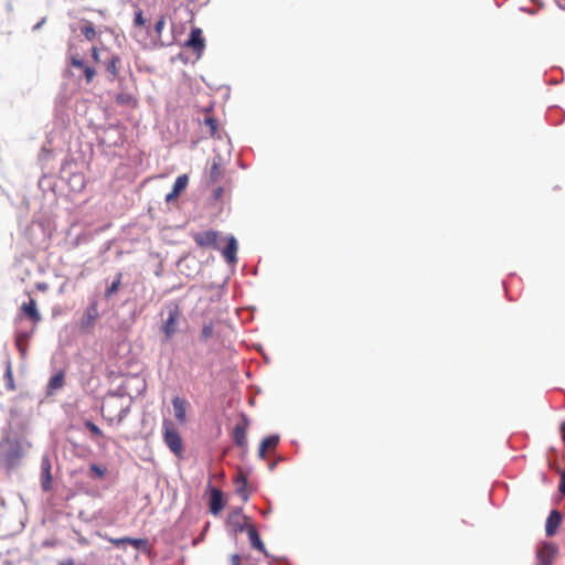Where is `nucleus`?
Returning <instances> with one entry per match:
<instances>
[{"mask_svg": "<svg viewBox=\"0 0 565 565\" xmlns=\"http://www.w3.org/2000/svg\"><path fill=\"white\" fill-rule=\"evenodd\" d=\"M127 414L128 407L124 406L122 399L116 396L107 399L102 406V415L110 425L115 422L120 424Z\"/></svg>", "mask_w": 565, "mask_h": 565, "instance_id": "f257e3e1", "label": "nucleus"}, {"mask_svg": "<svg viewBox=\"0 0 565 565\" xmlns=\"http://www.w3.org/2000/svg\"><path fill=\"white\" fill-rule=\"evenodd\" d=\"M163 426V440L168 448L177 456H180L183 451V443L174 424L164 419L162 423Z\"/></svg>", "mask_w": 565, "mask_h": 565, "instance_id": "f03ea898", "label": "nucleus"}, {"mask_svg": "<svg viewBox=\"0 0 565 565\" xmlns=\"http://www.w3.org/2000/svg\"><path fill=\"white\" fill-rule=\"evenodd\" d=\"M249 427H250L249 418L247 417V415L245 413H241L238 420L235 423V425L231 431V437L233 439V443L244 451L247 450V446H248L247 431H248Z\"/></svg>", "mask_w": 565, "mask_h": 565, "instance_id": "7ed1b4c3", "label": "nucleus"}, {"mask_svg": "<svg viewBox=\"0 0 565 565\" xmlns=\"http://www.w3.org/2000/svg\"><path fill=\"white\" fill-rule=\"evenodd\" d=\"M167 319L163 321L161 330L164 334L166 341H169L178 332L179 320L181 311L178 305L170 303L167 306Z\"/></svg>", "mask_w": 565, "mask_h": 565, "instance_id": "20e7f679", "label": "nucleus"}, {"mask_svg": "<svg viewBox=\"0 0 565 565\" xmlns=\"http://www.w3.org/2000/svg\"><path fill=\"white\" fill-rule=\"evenodd\" d=\"M105 52L106 56L103 61V65L108 74V79L114 82L119 77L122 61L119 54L113 53L108 49H105Z\"/></svg>", "mask_w": 565, "mask_h": 565, "instance_id": "39448f33", "label": "nucleus"}, {"mask_svg": "<svg viewBox=\"0 0 565 565\" xmlns=\"http://www.w3.org/2000/svg\"><path fill=\"white\" fill-rule=\"evenodd\" d=\"M225 164L223 158L221 156H215L210 164V168L206 172L207 183L210 185L217 184L225 178Z\"/></svg>", "mask_w": 565, "mask_h": 565, "instance_id": "423d86ee", "label": "nucleus"}, {"mask_svg": "<svg viewBox=\"0 0 565 565\" xmlns=\"http://www.w3.org/2000/svg\"><path fill=\"white\" fill-rule=\"evenodd\" d=\"M0 457L3 466L7 469H12L19 465L22 454L18 446L10 444L6 447H0Z\"/></svg>", "mask_w": 565, "mask_h": 565, "instance_id": "0eeeda50", "label": "nucleus"}, {"mask_svg": "<svg viewBox=\"0 0 565 565\" xmlns=\"http://www.w3.org/2000/svg\"><path fill=\"white\" fill-rule=\"evenodd\" d=\"M558 547L553 542L543 543L536 551L537 565H553Z\"/></svg>", "mask_w": 565, "mask_h": 565, "instance_id": "6e6552de", "label": "nucleus"}, {"mask_svg": "<svg viewBox=\"0 0 565 565\" xmlns=\"http://www.w3.org/2000/svg\"><path fill=\"white\" fill-rule=\"evenodd\" d=\"M70 65L83 71L85 82L90 84L96 76V70L93 66L86 65L78 54H71L68 57Z\"/></svg>", "mask_w": 565, "mask_h": 565, "instance_id": "1a4fd4ad", "label": "nucleus"}, {"mask_svg": "<svg viewBox=\"0 0 565 565\" xmlns=\"http://www.w3.org/2000/svg\"><path fill=\"white\" fill-rule=\"evenodd\" d=\"M186 47L193 50L198 56H201L202 52L205 49V41L202 34V30L199 28H193L190 32V36L185 43Z\"/></svg>", "mask_w": 565, "mask_h": 565, "instance_id": "9d476101", "label": "nucleus"}, {"mask_svg": "<svg viewBox=\"0 0 565 565\" xmlns=\"http://www.w3.org/2000/svg\"><path fill=\"white\" fill-rule=\"evenodd\" d=\"M192 238L195 242V244L200 247L217 248L216 242L218 238V233L216 231H205V232L194 233L192 235Z\"/></svg>", "mask_w": 565, "mask_h": 565, "instance_id": "9b49d317", "label": "nucleus"}, {"mask_svg": "<svg viewBox=\"0 0 565 565\" xmlns=\"http://www.w3.org/2000/svg\"><path fill=\"white\" fill-rule=\"evenodd\" d=\"M98 316H99L98 306H97V302L94 301L87 307L84 316L81 319V322H79L81 329L84 331L89 330L94 326Z\"/></svg>", "mask_w": 565, "mask_h": 565, "instance_id": "f8f14e48", "label": "nucleus"}, {"mask_svg": "<svg viewBox=\"0 0 565 565\" xmlns=\"http://www.w3.org/2000/svg\"><path fill=\"white\" fill-rule=\"evenodd\" d=\"M246 521L247 518L242 513V510L236 509L228 515L227 524L236 532H247L248 525L246 524Z\"/></svg>", "mask_w": 565, "mask_h": 565, "instance_id": "ddd939ff", "label": "nucleus"}, {"mask_svg": "<svg viewBox=\"0 0 565 565\" xmlns=\"http://www.w3.org/2000/svg\"><path fill=\"white\" fill-rule=\"evenodd\" d=\"M562 520L563 516L559 511H551L545 523V532L548 537H552L556 534L558 527L562 524Z\"/></svg>", "mask_w": 565, "mask_h": 565, "instance_id": "4468645a", "label": "nucleus"}, {"mask_svg": "<svg viewBox=\"0 0 565 565\" xmlns=\"http://www.w3.org/2000/svg\"><path fill=\"white\" fill-rule=\"evenodd\" d=\"M21 311L32 321L34 327L41 321V315L36 308V301L33 298H30L28 302L22 303Z\"/></svg>", "mask_w": 565, "mask_h": 565, "instance_id": "2eb2a0df", "label": "nucleus"}, {"mask_svg": "<svg viewBox=\"0 0 565 565\" xmlns=\"http://www.w3.org/2000/svg\"><path fill=\"white\" fill-rule=\"evenodd\" d=\"M224 508L223 492L213 488L210 495V512L217 515Z\"/></svg>", "mask_w": 565, "mask_h": 565, "instance_id": "dca6fc26", "label": "nucleus"}, {"mask_svg": "<svg viewBox=\"0 0 565 565\" xmlns=\"http://www.w3.org/2000/svg\"><path fill=\"white\" fill-rule=\"evenodd\" d=\"M172 406H173L175 419L180 424H185V422H186V406H188L186 401H184L183 398H181L179 396H175L172 399Z\"/></svg>", "mask_w": 565, "mask_h": 565, "instance_id": "f3484780", "label": "nucleus"}, {"mask_svg": "<svg viewBox=\"0 0 565 565\" xmlns=\"http://www.w3.org/2000/svg\"><path fill=\"white\" fill-rule=\"evenodd\" d=\"M65 384V373L64 371H58L54 374L46 386V394L53 395L57 390H61Z\"/></svg>", "mask_w": 565, "mask_h": 565, "instance_id": "a211bd4d", "label": "nucleus"}, {"mask_svg": "<svg viewBox=\"0 0 565 565\" xmlns=\"http://www.w3.org/2000/svg\"><path fill=\"white\" fill-rule=\"evenodd\" d=\"M247 534H248V537H249L250 545L255 550H257V551L264 553L266 556H268L266 547H265L264 543L262 542L260 536H259L257 530L253 525H248Z\"/></svg>", "mask_w": 565, "mask_h": 565, "instance_id": "6ab92c4d", "label": "nucleus"}, {"mask_svg": "<svg viewBox=\"0 0 565 565\" xmlns=\"http://www.w3.org/2000/svg\"><path fill=\"white\" fill-rule=\"evenodd\" d=\"M237 242L234 236L227 239L226 247L222 250V254L227 263L233 264L236 262Z\"/></svg>", "mask_w": 565, "mask_h": 565, "instance_id": "aec40b11", "label": "nucleus"}, {"mask_svg": "<svg viewBox=\"0 0 565 565\" xmlns=\"http://www.w3.org/2000/svg\"><path fill=\"white\" fill-rule=\"evenodd\" d=\"M216 321L210 320L203 324L202 331L200 333V340L202 342H207L210 339L216 335Z\"/></svg>", "mask_w": 565, "mask_h": 565, "instance_id": "412c9836", "label": "nucleus"}, {"mask_svg": "<svg viewBox=\"0 0 565 565\" xmlns=\"http://www.w3.org/2000/svg\"><path fill=\"white\" fill-rule=\"evenodd\" d=\"M235 484H236V492L241 495L243 501L246 502L248 500L247 479H246V477L239 475L235 479Z\"/></svg>", "mask_w": 565, "mask_h": 565, "instance_id": "4be33fe9", "label": "nucleus"}, {"mask_svg": "<svg viewBox=\"0 0 565 565\" xmlns=\"http://www.w3.org/2000/svg\"><path fill=\"white\" fill-rule=\"evenodd\" d=\"M116 103L119 105L136 107L137 99L131 94L120 93L116 96Z\"/></svg>", "mask_w": 565, "mask_h": 565, "instance_id": "5701e85b", "label": "nucleus"}, {"mask_svg": "<svg viewBox=\"0 0 565 565\" xmlns=\"http://www.w3.org/2000/svg\"><path fill=\"white\" fill-rule=\"evenodd\" d=\"M28 340H29V334H26V333H19L15 337V345H17L19 352L21 353V355L26 354Z\"/></svg>", "mask_w": 565, "mask_h": 565, "instance_id": "b1692460", "label": "nucleus"}, {"mask_svg": "<svg viewBox=\"0 0 565 565\" xmlns=\"http://www.w3.org/2000/svg\"><path fill=\"white\" fill-rule=\"evenodd\" d=\"M189 183V178L186 174L179 175L174 181L172 190L178 192L179 194L185 190Z\"/></svg>", "mask_w": 565, "mask_h": 565, "instance_id": "393cba45", "label": "nucleus"}, {"mask_svg": "<svg viewBox=\"0 0 565 565\" xmlns=\"http://www.w3.org/2000/svg\"><path fill=\"white\" fill-rule=\"evenodd\" d=\"M82 34L89 41L94 40L96 36V30L92 22L87 21L81 29Z\"/></svg>", "mask_w": 565, "mask_h": 565, "instance_id": "a878e982", "label": "nucleus"}, {"mask_svg": "<svg viewBox=\"0 0 565 565\" xmlns=\"http://www.w3.org/2000/svg\"><path fill=\"white\" fill-rule=\"evenodd\" d=\"M106 475V468L104 467H100L96 463H92L89 466V477L94 478V479H103Z\"/></svg>", "mask_w": 565, "mask_h": 565, "instance_id": "bb28decb", "label": "nucleus"}, {"mask_svg": "<svg viewBox=\"0 0 565 565\" xmlns=\"http://www.w3.org/2000/svg\"><path fill=\"white\" fill-rule=\"evenodd\" d=\"M121 273H118L117 274V277L116 279L111 282V285L106 289L105 291V296L107 298H109L110 296H113L115 292L118 291L119 287H120V284H121Z\"/></svg>", "mask_w": 565, "mask_h": 565, "instance_id": "cd10ccee", "label": "nucleus"}, {"mask_svg": "<svg viewBox=\"0 0 565 565\" xmlns=\"http://www.w3.org/2000/svg\"><path fill=\"white\" fill-rule=\"evenodd\" d=\"M204 125L209 128V134L211 137H214L217 134L218 124L215 118L206 116L204 119Z\"/></svg>", "mask_w": 565, "mask_h": 565, "instance_id": "c85d7f7f", "label": "nucleus"}, {"mask_svg": "<svg viewBox=\"0 0 565 565\" xmlns=\"http://www.w3.org/2000/svg\"><path fill=\"white\" fill-rule=\"evenodd\" d=\"M278 443H279V437L276 435H271V436H267L266 438H264L262 440L260 445L268 450V449H275L277 447Z\"/></svg>", "mask_w": 565, "mask_h": 565, "instance_id": "c756f323", "label": "nucleus"}, {"mask_svg": "<svg viewBox=\"0 0 565 565\" xmlns=\"http://www.w3.org/2000/svg\"><path fill=\"white\" fill-rule=\"evenodd\" d=\"M4 377H6V381H7L8 390L9 391H14L15 390V385H14L13 372H12V367H11V363L10 362L7 363V369H6Z\"/></svg>", "mask_w": 565, "mask_h": 565, "instance_id": "7c9ffc66", "label": "nucleus"}, {"mask_svg": "<svg viewBox=\"0 0 565 565\" xmlns=\"http://www.w3.org/2000/svg\"><path fill=\"white\" fill-rule=\"evenodd\" d=\"M84 426L90 431V434L96 437V438H102L104 437V433L102 431V429H99V427L97 425H95L93 422L90 420H85L84 422Z\"/></svg>", "mask_w": 565, "mask_h": 565, "instance_id": "2f4dec72", "label": "nucleus"}, {"mask_svg": "<svg viewBox=\"0 0 565 565\" xmlns=\"http://www.w3.org/2000/svg\"><path fill=\"white\" fill-rule=\"evenodd\" d=\"M129 544L134 546L136 550L146 551L148 548L149 542L147 539H134L129 541Z\"/></svg>", "mask_w": 565, "mask_h": 565, "instance_id": "473e14b6", "label": "nucleus"}, {"mask_svg": "<svg viewBox=\"0 0 565 565\" xmlns=\"http://www.w3.org/2000/svg\"><path fill=\"white\" fill-rule=\"evenodd\" d=\"M92 58L97 64H103L104 58H102L103 54H106L105 49L100 50L97 46H93L92 50Z\"/></svg>", "mask_w": 565, "mask_h": 565, "instance_id": "72a5a7b5", "label": "nucleus"}, {"mask_svg": "<svg viewBox=\"0 0 565 565\" xmlns=\"http://www.w3.org/2000/svg\"><path fill=\"white\" fill-rule=\"evenodd\" d=\"M105 540L114 544L115 546H122L125 544H129V541H131V537L125 536L119 539L103 536Z\"/></svg>", "mask_w": 565, "mask_h": 565, "instance_id": "f704fd0d", "label": "nucleus"}, {"mask_svg": "<svg viewBox=\"0 0 565 565\" xmlns=\"http://www.w3.org/2000/svg\"><path fill=\"white\" fill-rule=\"evenodd\" d=\"M164 26H166V17L161 15L154 24V33H156L157 38H161Z\"/></svg>", "mask_w": 565, "mask_h": 565, "instance_id": "c9c22d12", "label": "nucleus"}, {"mask_svg": "<svg viewBox=\"0 0 565 565\" xmlns=\"http://www.w3.org/2000/svg\"><path fill=\"white\" fill-rule=\"evenodd\" d=\"M134 24H135V26H139V28L146 25V19L143 18L142 10L139 9L135 12Z\"/></svg>", "mask_w": 565, "mask_h": 565, "instance_id": "e433bc0d", "label": "nucleus"}, {"mask_svg": "<svg viewBox=\"0 0 565 565\" xmlns=\"http://www.w3.org/2000/svg\"><path fill=\"white\" fill-rule=\"evenodd\" d=\"M223 194H224V188L218 185L216 186L214 190H213V198L215 200H221L223 198Z\"/></svg>", "mask_w": 565, "mask_h": 565, "instance_id": "4c0bfd02", "label": "nucleus"}, {"mask_svg": "<svg viewBox=\"0 0 565 565\" xmlns=\"http://www.w3.org/2000/svg\"><path fill=\"white\" fill-rule=\"evenodd\" d=\"M558 491L562 494H565V470L562 472V476H561V482H559V486H558Z\"/></svg>", "mask_w": 565, "mask_h": 565, "instance_id": "58836bf2", "label": "nucleus"}, {"mask_svg": "<svg viewBox=\"0 0 565 565\" xmlns=\"http://www.w3.org/2000/svg\"><path fill=\"white\" fill-rule=\"evenodd\" d=\"M178 196H179V193L172 190L170 193H168V194L166 195V202H168V203H169V202H172V201H173V200H175Z\"/></svg>", "mask_w": 565, "mask_h": 565, "instance_id": "ea45409f", "label": "nucleus"}, {"mask_svg": "<svg viewBox=\"0 0 565 565\" xmlns=\"http://www.w3.org/2000/svg\"><path fill=\"white\" fill-rule=\"evenodd\" d=\"M231 565H241V557L237 554L232 555Z\"/></svg>", "mask_w": 565, "mask_h": 565, "instance_id": "a19ab883", "label": "nucleus"}, {"mask_svg": "<svg viewBox=\"0 0 565 565\" xmlns=\"http://www.w3.org/2000/svg\"><path fill=\"white\" fill-rule=\"evenodd\" d=\"M266 451L267 449L264 448L262 445L259 446V449H258V457L262 458V459H265L266 457Z\"/></svg>", "mask_w": 565, "mask_h": 565, "instance_id": "79ce46f5", "label": "nucleus"}, {"mask_svg": "<svg viewBox=\"0 0 565 565\" xmlns=\"http://www.w3.org/2000/svg\"><path fill=\"white\" fill-rule=\"evenodd\" d=\"M58 565H75V562L73 558H67L58 563Z\"/></svg>", "mask_w": 565, "mask_h": 565, "instance_id": "37998d69", "label": "nucleus"}, {"mask_svg": "<svg viewBox=\"0 0 565 565\" xmlns=\"http://www.w3.org/2000/svg\"><path fill=\"white\" fill-rule=\"evenodd\" d=\"M561 9L565 10V0H555Z\"/></svg>", "mask_w": 565, "mask_h": 565, "instance_id": "c03bdc74", "label": "nucleus"}, {"mask_svg": "<svg viewBox=\"0 0 565 565\" xmlns=\"http://www.w3.org/2000/svg\"><path fill=\"white\" fill-rule=\"evenodd\" d=\"M561 433L563 435V438L565 439V422L561 424Z\"/></svg>", "mask_w": 565, "mask_h": 565, "instance_id": "a18cd8bd", "label": "nucleus"}, {"mask_svg": "<svg viewBox=\"0 0 565 565\" xmlns=\"http://www.w3.org/2000/svg\"><path fill=\"white\" fill-rule=\"evenodd\" d=\"M79 543H81V544H83V545H85V544H87V543H88V541H87L85 537H82V539L79 540Z\"/></svg>", "mask_w": 565, "mask_h": 565, "instance_id": "49530a36", "label": "nucleus"}, {"mask_svg": "<svg viewBox=\"0 0 565 565\" xmlns=\"http://www.w3.org/2000/svg\"><path fill=\"white\" fill-rule=\"evenodd\" d=\"M50 481H51V477H50V475L47 473V476H46V482H47V483H50Z\"/></svg>", "mask_w": 565, "mask_h": 565, "instance_id": "de8ad7c7", "label": "nucleus"}]
</instances>
